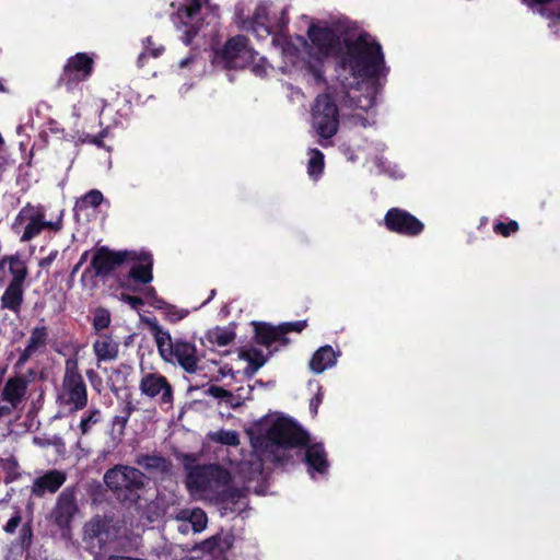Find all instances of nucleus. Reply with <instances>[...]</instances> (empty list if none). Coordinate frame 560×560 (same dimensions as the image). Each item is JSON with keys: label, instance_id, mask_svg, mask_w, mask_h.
I'll return each instance as SVG.
<instances>
[{"label": "nucleus", "instance_id": "35", "mask_svg": "<svg viewBox=\"0 0 560 560\" xmlns=\"http://www.w3.org/2000/svg\"><path fill=\"white\" fill-rule=\"evenodd\" d=\"M133 411V406L131 402H128L124 410H122V413L119 415V416H116L113 420V432H116L118 436H121L124 434V431H125V428H126V424L128 422V419L131 415V412Z\"/></svg>", "mask_w": 560, "mask_h": 560}, {"label": "nucleus", "instance_id": "6", "mask_svg": "<svg viewBox=\"0 0 560 560\" xmlns=\"http://www.w3.org/2000/svg\"><path fill=\"white\" fill-rule=\"evenodd\" d=\"M266 436L272 445L282 447H294L307 442V434L283 417L272 420Z\"/></svg>", "mask_w": 560, "mask_h": 560}, {"label": "nucleus", "instance_id": "32", "mask_svg": "<svg viewBox=\"0 0 560 560\" xmlns=\"http://www.w3.org/2000/svg\"><path fill=\"white\" fill-rule=\"evenodd\" d=\"M235 338V334L226 328L214 327L207 332V340L210 343L225 347L230 345Z\"/></svg>", "mask_w": 560, "mask_h": 560}, {"label": "nucleus", "instance_id": "12", "mask_svg": "<svg viewBox=\"0 0 560 560\" xmlns=\"http://www.w3.org/2000/svg\"><path fill=\"white\" fill-rule=\"evenodd\" d=\"M308 36L313 44L312 49H316V51H310V54L316 59L327 57L336 51L338 39L330 28L313 25L308 28Z\"/></svg>", "mask_w": 560, "mask_h": 560}, {"label": "nucleus", "instance_id": "40", "mask_svg": "<svg viewBox=\"0 0 560 560\" xmlns=\"http://www.w3.org/2000/svg\"><path fill=\"white\" fill-rule=\"evenodd\" d=\"M110 324V314L104 308H97L94 314L93 326L96 330L105 329Z\"/></svg>", "mask_w": 560, "mask_h": 560}, {"label": "nucleus", "instance_id": "52", "mask_svg": "<svg viewBox=\"0 0 560 560\" xmlns=\"http://www.w3.org/2000/svg\"><path fill=\"white\" fill-rule=\"evenodd\" d=\"M147 295L148 296H153L155 294V290L153 288H149L147 291H145Z\"/></svg>", "mask_w": 560, "mask_h": 560}, {"label": "nucleus", "instance_id": "37", "mask_svg": "<svg viewBox=\"0 0 560 560\" xmlns=\"http://www.w3.org/2000/svg\"><path fill=\"white\" fill-rule=\"evenodd\" d=\"M311 158L308 161V174L311 176L322 173L324 167V155L320 151L313 149L310 151Z\"/></svg>", "mask_w": 560, "mask_h": 560}, {"label": "nucleus", "instance_id": "47", "mask_svg": "<svg viewBox=\"0 0 560 560\" xmlns=\"http://www.w3.org/2000/svg\"><path fill=\"white\" fill-rule=\"evenodd\" d=\"M197 30L195 28V25L190 30L185 31L184 42L186 44H189L191 42V38L196 34Z\"/></svg>", "mask_w": 560, "mask_h": 560}, {"label": "nucleus", "instance_id": "11", "mask_svg": "<svg viewBox=\"0 0 560 560\" xmlns=\"http://www.w3.org/2000/svg\"><path fill=\"white\" fill-rule=\"evenodd\" d=\"M27 389V381L23 376L9 378L2 390L1 399L4 405L0 406V417L10 415L23 401Z\"/></svg>", "mask_w": 560, "mask_h": 560}, {"label": "nucleus", "instance_id": "43", "mask_svg": "<svg viewBox=\"0 0 560 560\" xmlns=\"http://www.w3.org/2000/svg\"><path fill=\"white\" fill-rule=\"evenodd\" d=\"M22 516L19 511L14 513V515L8 521V523L4 526V532L7 534H13L16 528L21 525Z\"/></svg>", "mask_w": 560, "mask_h": 560}, {"label": "nucleus", "instance_id": "22", "mask_svg": "<svg viewBox=\"0 0 560 560\" xmlns=\"http://www.w3.org/2000/svg\"><path fill=\"white\" fill-rule=\"evenodd\" d=\"M202 10L209 13H217L218 8L209 0H191L190 3L177 11V16L184 25L195 22Z\"/></svg>", "mask_w": 560, "mask_h": 560}, {"label": "nucleus", "instance_id": "18", "mask_svg": "<svg viewBox=\"0 0 560 560\" xmlns=\"http://www.w3.org/2000/svg\"><path fill=\"white\" fill-rule=\"evenodd\" d=\"M306 327V322L301 320L296 323L283 324L282 326L276 328L267 325H256L257 338L258 342L262 345H270L273 340H276L280 334H285L288 331H302Z\"/></svg>", "mask_w": 560, "mask_h": 560}, {"label": "nucleus", "instance_id": "14", "mask_svg": "<svg viewBox=\"0 0 560 560\" xmlns=\"http://www.w3.org/2000/svg\"><path fill=\"white\" fill-rule=\"evenodd\" d=\"M385 223L389 230L408 235H416L423 229V224L417 218L399 209L389 210Z\"/></svg>", "mask_w": 560, "mask_h": 560}, {"label": "nucleus", "instance_id": "24", "mask_svg": "<svg viewBox=\"0 0 560 560\" xmlns=\"http://www.w3.org/2000/svg\"><path fill=\"white\" fill-rule=\"evenodd\" d=\"M138 260L139 264L135 265L130 271L129 276L136 281L142 283H149L152 281V259L150 255L141 254L137 255L135 253V259Z\"/></svg>", "mask_w": 560, "mask_h": 560}, {"label": "nucleus", "instance_id": "29", "mask_svg": "<svg viewBox=\"0 0 560 560\" xmlns=\"http://www.w3.org/2000/svg\"><path fill=\"white\" fill-rule=\"evenodd\" d=\"M93 66V59L85 54H77L74 57L70 58L68 63L65 67V71H81L83 72V78H86L91 71Z\"/></svg>", "mask_w": 560, "mask_h": 560}, {"label": "nucleus", "instance_id": "33", "mask_svg": "<svg viewBox=\"0 0 560 560\" xmlns=\"http://www.w3.org/2000/svg\"><path fill=\"white\" fill-rule=\"evenodd\" d=\"M541 4L539 13L549 19L556 26L560 22V0H533Z\"/></svg>", "mask_w": 560, "mask_h": 560}, {"label": "nucleus", "instance_id": "31", "mask_svg": "<svg viewBox=\"0 0 560 560\" xmlns=\"http://www.w3.org/2000/svg\"><path fill=\"white\" fill-rule=\"evenodd\" d=\"M240 358L248 362L244 371L247 376H253L266 362L264 354L258 350L242 351Z\"/></svg>", "mask_w": 560, "mask_h": 560}, {"label": "nucleus", "instance_id": "9", "mask_svg": "<svg viewBox=\"0 0 560 560\" xmlns=\"http://www.w3.org/2000/svg\"><path fill=\"white\" fill-rule=\"evenodd\" d=\"M140 390L150 398L159 397L160 405L167 408L173 404V388L163 375L156 373L144 375L140 382Z\"/></svg>", "mask_w": 560, "mask_h": 560}, {"label": "nucleus", "instance_id": "13", "mask_svg": "<svg viewBox=\"0 0 560 560\" xmlns=\"http://www.w3.org/2000/svg\"><path fill=\"white\" fill-rule=\"evenodd\" d=\"M128 259H135L133 252H110L103 247L95 253L92 266L97 276H106Z\"/></svg>", "mask_w": 560, "mask_h": 560}, {"label": "nucleus", "instance_id": "7", "mask_svg": "<svg viewBox=\"0 0 560 560\" xmlns=\"http://www.w3.org/2000/svg\"><path fill=\"white\" fill-rule=\"evenodd\" d=\"M144 475L137 468L116 465L106 471L104 481L116 492L138 490L143 487Z\"/></svg>", "mask_w": 560, "mask_h": 560}, {"label": "nucleus", "instance_id": "34", "mask_svg": "<svg viewBox=\"0 0 560 560\" xmlns=\"http://www.w3.org/2000/svg\"><path fill=\"white\" fill-rule=\"evenodd\" d=\"M210 439L214 442L235 446L240 443L238 433L236 431L219 430L209 434Z\"/></svg>", "mask_w": 560, "mask_h": 560}, {"label": "nucleus", "instance_id": "54", "mask_svg": "<svg viewBox=\"0 0 560 560\" xmlns=\"http://www.w3.org/2000/svg\"><path fill=\"white\" fill-rule=\"evenodd\" d=\"M189 60L188 59H184L180 61V67H185L186 65H188Z\"/></svg>", "mask_w": 560, "mask_h": 560}, {"label": "nucleus", "instance_id": "21", "mask_svg": "<svg viewBox=\"0 0 560 560\" xmlns=\"http://www.w3.org/2000/svg\"><path fill=\"white\" fill-rule=\"evenodd\" d=\"M47 337L48 332L46 327H35L31 332L26 348L20 355L18 365L22 366L32 355L44 349L46 346Z\"/></svg>", "mask_w": 560, "mask_h": 560}, {"label": "nucleus", "instance_id": "30", "mask_svg": "<svg viewBox=\"0 0 560 560\" xmlns=\"http://www.w3.org/2000/svg\"><path fill=\"white\" fill-rule=\"evenodd\" d=\"M9 270L12 279L9 284L23 287L24 280L28 275V270L24 261L18 257L9 258Z\"/></svg>", "mask_w": 560, "mask_h": 560}, {"label": "nucleus", "instance_id": "27", "mask_svg": "<svg viewBox=\"0 0 560 560\" xmlns=\"http://www.w3.org/2000/svg\"><path fill=\"white\" fill-rule=\"evenodd\" d=\"M23 287L9 284L1 296L2 307L18 313L23 302Z\"/></svg>", "mask_w": 560, "mask_h": 560}, {"label": "nucleus", "instance_id": "3", "mask_svg": "<svg viewBox=\"0 0 560 560\" xmlns=\"http://www.w3.org/2000/svg\"><path fill=\"white\" fill-rule=\"evenodd\" d=\"M82 540L90 550H101L124 534L120 521L107 515H95L83 525Z\"/></svg>", "mask_w": 560, "mask_h": 560}, {"label": "nucleus", "instance_id": "8", "mask_svg": "<svg viewBox=\"0 0 560 560\" xmlns=\"http://www.w3.org/2000/svg\"><path fill=\"white\" fill-rule=\"evenodd\" d=\"M79 513L75 491L72 488L65 489L57 498L56 505L50 514V520L60 528L70 525Z\"/></svg>", "mask_w": 560, "mask_h": 560}, {"label": "nucleus", "instance_id": "16", "mask_svg": "<svg viewBox=\"0 0 560 560\" xmlns=\"http://www.w3.org/2000/svg\"><path fill=\"white\" fill-rule=\"evenodd\" d=\"M176 359L185 372L192 374L198 370L199 359L194 343L176 340L173 349V360Z\"/></svg>", "mask_w": 560, "mask_h": 560}, {"label": "nucleus", "instance_id": "53", "mask_svg": "<svg viewBox=\"0 0 560 560\" xmlns=\"http://www.w3.org/2000/svg\"><path fill=\"white\" fill-rule=\"evenodd\" d=\"M179 532L186 533L188 530V526L186 524H183L178 527Z\"/></svg>", "mask_w": 560, "mask_h": 560}, {"label": "nucleus", "instance_id": "48", "mask_svg": "<svg viewBox=\"0 0 560 560\" xmlns=\"http://www.w3.org/2000/svg\"><path fill=\"white\" fill-rule=\"evenodd\" d=\"M191 510H182L178 512L176 518L184 522H189L190 518V512Z\"/></svg>", "mask_w": 560, "mask_h": 560}, {"label": "nucleus", "instance_id": "39", "mask_svg": "<svg viewBox=\"0 0 560 560\" xmlns=\"http://www.w3.org/2000/svg\"><path fill=\"white\" fill-rule=\"evenodd\" d=\"M253 23L259 27H262L266 33H269V16L267 7L259 5L256 8L253 14Z\"/></svg>", "mask_w": 560, "mask_h": 560}, {"label": "nucleus", "instance_id": "49", "mask_svg": "<svg viewBox=\"0 0 560 560\" xmlns=\"http://www.w3.org/2000/svg\"><path fill=\"white\" fill-rule=\"evenodd\" d=\"M44 228H49V229H51V230L57 231V230H59V229H60V221H58V222H51V221H44V220H43V229H44Z\"/></svg>", "mask_w": 560, "mask_h": 560}, {"label": "nucleus", "instance_id": "5", "mask_svg": "<svg viewBox=\"0 0 560 560\" xmlns=\"http://www.w3.org/2000/svg\"><path fill=\"white\" fill-rule=\"evenodd\" d=\"M312 125L320 138H331L338 130V109L329 95H319L313 107Z\"/></svg>", "mask_w": 560, "mask_h": 560}, {"label": "nucleus", "instance_id": "55", "mask_svg": "<svg viewBox=\"0 0 560 560\" xmlns=\"http://www.w3.org/2000/svg\"><path fill=\"white\" fill-rule=\"evenodd\" d=\"M2 90H3V88H2V85L0 84V91H2Z\"/></svg>", "mask_w": 560, "mask_h": 560}, {"label": "nucleus", "instance_id": "44", "mask_svg": "<svg viewBox=\"0 0 560 560\" xmlns=\"http://www.w3.org/2000/svg\"><path fill=\"white\" fill-rule=\"evenodd\" d=\"M495 230L500 232L503 236L510 235L512 232H516L518 230V224L516 221H510L509 223H499L495 226Z\"/></svg>", "mask_w": 560, "mask_h": 560}, {"label": "nucleus", "instance_id": "46", "mask_svg": "<svg viewBox=\"0 0 560 560\" xmlns=\"http://www.w3.org/2000/svg\"><path fill=\"white\" fill-rule=\"evenodd\" d=\"M56 255H57V252L51 253L49 256L40 259L39 266L43 268L49 266L51 264V261L55 259Z\"/></svg>", "mask_w": 560, "mask_h": 560}, {"label": "nucleus", "instance_id": "28", "mask_svg": "<svg viewBox=\"0 0 560 560\" xmlns=\"http://www.w3.org/2000/svg\"><path fill=\"white\" fill-rule=\"evenodd\" d=\"M306 462L318 472H324L327 468L326 453L320 444H314L307 447L305 453Z\"/></svg>", "mask_w": 560, "mask_h": 560}, {"label": "nucleus", "instance_id": "45", "mask_svg": "<svg viewBox=\"0 0 560 560\" xmlns=\"http://www.w3.org/2000/svg\"><path fill=\"white\" fill-rule=\"evenodd\" d=\"M121 300L127 302L135 310H137L140 305L143 304L142 299L138 296H131L128 294H121Z\"/></svg>", "mask_w": 560, "mask_h": 560}, {"label": "nucleus", "instance_id": "1", "mask_svg": "<svg viewBox=\"0 0 560 560\" xmlns=\"http://www.w3.org/2000/svg\"><path fill=\"white\" fill-rule=\"evenodd\" d=\"M347 56L342 63L343 71H350L353 81L343 88V101L349 107L366 110L373 106V89L369 83H360L359 78H368L376 74L383 56L381 47L371 43L366 35H361L353 42L347 43Z\"/></svg>", "mask_w": 560, "mask_h": 560}, {"label": "nucleus", "instance_id": "19", "mask_svg": "<svg viewBox=\"0 0 560 560\" xmlns=\"http://www.w3.org/2000/svg\"><path fill=\"white\" fill-rule=\"evenodd\" d=\"M19 220L26 219L28 220V223L25 226L24 233L22 235V241L27 242L31 241L33 237L38 235L43 230V213L39 209L27 205L25 206L19 217Z\"/></svg>", "mask_w": 560, "mask_h": 560}, {"label": "nucleus", "instance_id": "50", "mask_svg": "<svg viewBox=\"0 0 560 560\" xmlns=\"http://www.w3.org/2000/svg\"><path fill=\"white\" fill-rule=\"evenodd\" d=\"M22 534L24 537H28L31 538L32 536V530H31V525L28 523L24 524L23 527H22Z\"/></svg>", "mask_w": 560, "mask_h": 560}, {"label": "nucleus", "instance_id": "10", "mask_svg": "<svg viewBox=\"0 0 560 560\" xmlns=\"http://www.w3.org/2000/svg\"><path fill=\"white\" fill-rule=\"evenodd\" d=\"M222 58L228 68H243L253 61L254 52L247 46V39L244 36H236L225 44Z\"/></svg>", "mask_w": 560, "mask_h": 560}, {"label": "nucleus", "instance_id": "20", "mask_svg": "<svg viewBox=\"0 0 560 560\" xmlns=\"http://www.w3.org/2000/svg\"><path fill=\"white\" fill-rule=\"evenodd\" d=\"M232 547V537L230 535H214L194 547L195 551L220 556Z\"/></svg>", "mask_w": 560, "mask_h": 560}, {"label": "nucleus", "instance_id": "26", "mask_svg": "<svg viewBox=\"0 0 560 560\" xmlns=\"http://www.w3.org/2000/svg\"><path fill=\"white\" fill-rule=\"evenodd\" d=\"M98 361H110L117 358L118 346L109 336H101L93 345Z\"/></svg>", "mask_w": 560, "mask_h": 560}, {"label": "nucleus", "instance_id": "36", "mask_svg": "<svg viewBox=\"0 0 560 560\" xmlns=\"http://www.w3.org/2000/svg\"><path fill=\"white\" fill-rule=\"evenodd\" d=\"M207 393L214 398L223 400L230 407H236L238 405L234 401L233 394L221 386L212 385L208 388Z\"/></svg>", "mask_w": 560, "mask_h": 560}, {"label": "nucleus", "instance_id": "41", "mask_svg": "<svg viewBox=\"0 0 560 560\" xmlns=\"http://www.w3.org/2000/svg\"><path fill=\"white\" fill-rule=\"evenodd\" d=\"M100 421V411L98 410H93L89 417L84 418L81 420V423H80V429H81V432L82 434H86L90 430V427L92 424H95Z\"/></svg>", "mask_w": 560, "mask_h": 560}, {"label": "nucleus", "instance_id": "42", "mask_svg": "<svg viewBox=\"0 0 560 560\" xmlns=\"http://www.w3.org/2000/svg\"><path fill=\"white\" fill-rule=\"evenodd\" d=\"M82 201L89 206L97 207L103 201V195L100 190L89 191L82 199Z\"/></svg>", "mask_w": 560, "mask_h": 560}, {"label": "nucleus", "instance_id": "15", "mask_svg": "<svg viewBox=\"0 0 560 560\" xmlns=\"http://www.w3.org/2000/svg\"><path fill=\"white\" fill-rule=\"evenodd\" d=\"M142 323L153 335L161 358L165 362H173V349L175 342H173L170 332L163 329V327L154 318H142Z\"/></svg>", "mask_w": 560, "mask_h": 560}, {"label": "nucleus", "instance_id": "17", "mask_svg": "<svg viewBox=\"0 0 560 560\" xmlns=\"http://www.w3.org/2000/svg\"><path fill=\"white\" fill-rule=\"evenodd\" d=\"M66 481V474L60 470H49L34 479L31 492L35 497H43L46 492L55 493Z\"/></svg>", "mask_w": 560, "mask_h": 560}, {"label": "nucleus", "instance_id": "51", "mask_svg": "<svg viewBox=\"0 0 560 560\" xmlns=\"http://www.w3.org/2000/svg\"><path fill=\"white\" fill-rule=\"evenodd\" d=\"M187 314L188 312L184 310L176 312L178 318H184L185 316H187Z\"/></svg>", "mask_w": 560, "mask_h": 560}, {"label": "nucleus", "instance_id": "4", "mask_svg": "<svg viewBox=\"0 0 560 560\" xmlns=\"http://www.w3.org/2000/svg\"><path fill=\"white\" fill-rule=\"evenodd\" d=\"M58 402L69 411H78L88 405L86 384L79 372L77 360L66 361L65 375L58 393Z\"/></svg>", "mask_w": 560, "mask_h": 560}, {"label": "nucleus", "instance_id": "38", "mask_svg": "<svg viewBox=\"0 0 560 560\" xmlns=\"http://www.w3.org/2000/svg\"><path fill=\"white\" fill-rule=\"evenodd\" d=\"M190 518L189 523L191 524V527L194 532L200 533L202 532L208 523V518L206 513L200 509H192L190 512Z\"/></svg>", "mask_w": 560, "mask_h": 560}, {"label": "nucleus", "instance_id": "23", "mask_svg": "<svg viewBox=\"0 0 560 560\" xmlns=\"http://www.w3.org/2000/svg\"><path fill=\"white\" fill-rule=\"evenodd\" d=\"M135 463L152 475H164L171 469L170 460L156 454H139Z\"/></svg>", "mask_w": 560, "mask_h": 560}, {"label": "nucleus", "instance_id": "2", "mask_svg": "<svg viewBox=\"0 0 560 560\" xmlns=\"http://www.w3.org/2000/svg\"><path fill=\"white\" fill-rule=\"evenodd\" d=\"M231 475L219 465H198L189 469L186 486L191 494L225 503H238L245 489L230 487Z\"/></svg>", "mask_w": 560, "mask_h": 560}, {"label": "nucleus", "instance_id": "25", "mask_svg": "<svg viewBox=\"0 0 560 560\" xmlns=\"http://www.w3.org/2000/svg\"><path fill=\"white\" fill-rule=\"evenodd\" d=\"M336 363V353L330 346L319 348L310 361V368L314 373H322Z\"/></svg>", "mask_w": 560, "mask_h": 560}]
</instances>
